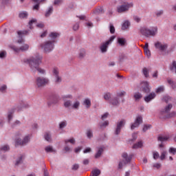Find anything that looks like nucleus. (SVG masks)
<instances>
[{
    "label": "nucleus",
    "mask_w": 176,
    "mask_h": 176,
    "mask_svg": "<svg viewBox=\"0 0 176 176\" xmlns=\"http://www.w3.org/2000/svg\"><path fill=\"white\" fill-rule=\"evenodd\" d=\"M42 58H43L42 55L36 54L28 59V63L30 65L32 72H38V74H41V75H45L46 74V70L39 67V65L42 64Z\"/></svg>",
    "instance_id": "nucleus-1"
},
{
    "label": "nucleus",
    "mask_w": 176,
    "mask_h": 176,
    "mask_svg": "<svg viewBox=\"0 0 176 176\" xmlns=\"http://www.w3.org/2000/svg\"><path fill=\"white\" fill-rule=\"evenodd\" d=\"M140 34L146 38H149L150 36H155L157 34V27H154L152 30H150L148 28H140Z\"/></svg>",
    "instance_id": "nucleus-2"
},
{
    "label": "nucleus",
    "mask_w": 176,
    "mask_h": 176,
    "mask_svg": "<svg viewBox=\"0 0 176 176\" xmlns=\"http://www.w3.org/2000/svg\"><path fill=\"white\" fill-rule=\"evenodd\" d=\"M54 42L56 41H47L41 44V47L45 52V53H50L54 49Z\"/></svg>",
    "instance_id": "nucleus-3"
},
{
    "label": "nucleus",
    "mask_w": 176,
    "mask_h": 176,
    "mask_svg": "<svg viewBox=\"0 0 176 176\" xmlns=\"http://www.w3.org/2000/svg\"><path fill=\"white\" fill-rule=\"evenodd\" d=\"M50 83V80L47 78L44 77H37L36 78V86L38 89H41V87H45V86H47V85H49Z\"/></svg>",
    "instance_id": "nucleus-4"
},
{
    "label": "nucleus",
    "mask_w": 176,
    "mask_h": 176,
    "mask_svg": "<svg viewBox=\"0 0 176 176\" xmlns=\"http://www.w3.org/2000/svg\"><path fill=\"white\" fill-rule=\"evenodd\" d=\"M72 98H74V96H72L71 94L64 95L62 96L63 107L65 108H67V109L72 108V101L71 100Z\"/></svg>",
    "instance_id": "nucleus-5"
},
{
    "label": "nucleus",
    "mask_w": 176,
    "mask_h": 176,
    "mask_svg": "<svg viewBox=\"0 0 176 176\" xmlns=\"http://www.w3.org/2000/svg\"><path fill=\"white\" fill-rule=\"evenodd\" d=\"M122 158L124 161H120L118 164V168H123V166H126V164H129L130 162H131V159H133V155H128L126 153H124L122 155Z\"/></svg>",
    "instance_id": "nucleus-6"
},
{
    "label": "nucleus",
    "mask_w": 176,
    "mask_h": 176,
    "mask_svg": "<svg viewBox=\"0 0 176 176\" xmlns=\"http://www.w3.org/2000/svg\"><path fill=\"white\" fill-rule=\"evenodd\" d=\"M116 38V36H111L110 38L104 43H102L100 46V50L101 53H107L108 52V46L113 42V40Z\"/></svg>",
    "instance_id": "nucleus-7"
},
{
    "label": "nucleus",
    "mask_w": 176,
    "mask_h": 176,
    "mask_svg": "<svg viewBox=\"0 0 176 176\" xmlns=\"http://www.w3.org/2000/svg\"><path fill=\"white\" fill-rule=\"evenodd\" d=\"M130 8H133V3H124L117 7V12L118 13H124V12L129 11Z\"/></svg>",
    "instance_id": "nucleus-8"
},
{
    "label": "nucleus",
    "mask_w": 176,
    "mask_h": 176,
    "mask_svg": "<svg viewBox=\"0 0 176 176\" xmlns=\"http://www.w3.org/2000/svg\"><path fill=\"white\" fill-rule=\"evenodd\" d=\"M124 124H126V120L124 119L117 122V126L114 131L115 135H119L120 134V131H122V129L124 127Z\"/></svg>",
    "instance_id": "nucleus-9"
},
{
    "label": "nucleus",
    "mask_w": 176,
    "mask_h": 176,
    "mask_svg": "<svg viewBox=\"0 0 176 176\" xmlns=\"http://www.w3.org/2000/svg\"><path fill=\"white\" fill-rule=\"evenodd\" d=\"M10 49L14 50L16 53H19V52H27L28 49H30V45L28 44H24L21 46L19 48L14 45H10Z\"/></svg>",
    "instance_id": "nucleus-10"
},
{
    "label": "nucleus",
    "mask_w": 176,
    "mask_h": 176,
    "mask_svg": "<svg viewBox=\"0 0 176 176\" xmlns=\"http://www.w3.org/2000/svg\"><path fill=\"white\" fill-rule=\"evenodd\" d=\"M52 74L54 76V83L55 85H60L61 82H63V78L60 75L58 74V69L57 68H54L52 70Z\"/></svg>",
    "instance_id": "nucleus-11"
},
{
    "label": "nucleus",
    "mask_w": 176,
    "mask_h": 176,
    "mask_svg": "<svg viewBox=\"0 0 176 176\" xmlns=\"http://www.w3.org/2000/svg\"><path fill=\"white\" fill-rule=\"evenodd\" d=\"M31 141V135H25L23 140L18 138L16 139V144L17 145H27L28 142Z\"/></svg>",
    "instance_id": "nucleus-12"
},
{
    "label": "nucleus",
    "mask_w": 176,
    "mask_h": 176,
    "mask_svg": "<svg viewBox=\"0 0 176 176\" xmlns=\"http://www.w3.org/2000/svg\"><path fill=\"white\" fill-rule=\"evenodd\" d=\"M142 123V116H138L135 120L134 123L131 124V130H134L137 127H140V124Z\"/></svg>",
    "instance_id": "nucleus-13"
},
{
    "label": "nucleus",
    "mask_w": 176,
    "mask_h": 176,
    "mask_svg": "<svg viewBox=\"0 0 176 176\" xmlns=\"http://www.w3.org/2000/svg\"><path fill=\"white\" fill-rule=\"evenodd\" d=\"M155 47L156 49H158V50H160V52H165V50H167L168 45H167V43H162L161 42L157 41L155 43Z\"/></svg>",
    "instance_id": "nucleus-14"
},
{
    "label": "nucleus",
    "mask_w": 176,
    "mask_h": 176,
    "mask_svg": "<svg viewBox=\"0 0 176 176\" xmlns=\"http://www.w3.org/2000/svg\"><path fill=\"white\" fill-rule=\"evenodd\" d=\"M140 90L146 94H148V93H151V88L149 87V84L148 82L144 81L142 83V87L140 88Z\"/></svg>",
    "instance_id": "nucleus-15"
},
{
    "label": "nucleus",
    "mask_w": 176,
    "mask_h": 176,
    "mask_svg": "<svg viewBox=\"0 0 176 176\" xmlns=\"http://www.w3.org/2000/svg\"><path fill=\"white\" fill-rule=\"evenodd\" d=\"M172 108H173V104H169L168 105L165 107L164 110L162 111L160 113V119H163L164 118V117H163V115H164V113H168V112H170L171 111Z\"/></svg>",
    "instance_id": "nucleus-16"
},
{
    "label": "nucleus",
    "mask_w": 176,
    "mask_h": 176,
    "mask_svg": "<svg viewBox=\"0 0 176 176\" xmlns=\"http://www.w3.org/2000/svg\"><path fill=\"white\" fill-rule=\"evenodd\" d=\"M117 43L119 46H121V47H124V46H127V40L124 38L118 37L117 38Z\"/></svg>",
    "instance_id": "nucleus-17"
},
{
    "label": "nucleus",
    "mask_w": 176,
    "mask_h": 176,
    "mask_svg": "<svg viewBox=\"0 0 176 176\" xmlns=\"http://www.w3.org/2000/svg\"><path fill=\"white\" fill-rule=\"evenodd\" d=\"M156 97V94L155 92H151L149 95L144 97V101L146 102H150Z\"/></svg>",
    "instance_id": "nucleus-18"
},
{
    "label": "nucleus",
    "mask_w": 176,
    "mask_h": 176,
    "mask_svg": "<svg viewBox=\"0 0 176 176\" xmlns=\"http://www.w3.org/2000/svg\"><path fill=\"white\" fill-rule=\"evenodd\" d=\"M43 138H44V140H45V141H47V142H52V132L51 131H45L44 133Z\"/></svg>",
    "instance_id": "nucleus-19"
},
{
    "label": "nucleus",
    "mask_w": 176,
    "mask_h": 176,
    "mask_svg": "<svg viewBox=\"0 0 176 176\" xmlns=\"http://www.w3.org/2000/svg\"><path fill=\"white\" fill-rule=\"evenodd\" d=\"M10 151V146L8 144H4L0 146V155L5 153L6 152H9Z\"/></svg>",
    "instance_id": "nucleus-20"
},
{
    "label": "nucleus",
    "mask_w": 176,
    "mask_h": 176,
    "mask_svg": "<svg viewBox=\"0 0 176 176\" xmlns=\"http://www.w3.org/2000/svg\"><path fill=\"white\" fill-rule=\"evenodd\" d=\"M28 31H19L18 35L19 36V39L18 40V43H23L24 42V40L23 39V37L21 35H25L28 34Z\"/></svg>",
    "instance_id": "nucleus-21"
},
{
    "label": "nucleus",
    "mask_w": 176,
    "mask_h": 176,
    "mask_svg": "<svg viewBox=\"0 0 176 176\" xmlns=\"http://www.w3.org/2000/svg\"><path fill=\"white\" fill-rule=\"evenodd\" d=\"M82 105L87 108V109H89L91 107V100L89 98H85L82 102Z\"/></svg>",
    "instance_id": "nucleus-22"
},
{
    "label": "nucleus",
    "mask_w": 176,
    "mask_h": 176,
    "mask_svg": "<svg viewBox=\"0 0 176 176\" xmlns=\"http://www.w3.org/2000/svg\"><path fill=\"white\" fill-rule=\"evenodd\" d=\"M110 104H111V105H113L114 107H118L120 104V102L119 101V98L115 97L111 99L110 100Z\"/></svg>",
    "instance_id": "nucleus-23"
},
{
    "label": "nucleus",
    "mask_w": 176,
    "mask_h": 176,
    "mask_svg": "<svg viewBox=\"0 0 176 176\" xmlns=\"http://www.w3.org/2000/svg\"><path fill=\"white\" fill-rule=\"evenodd\" d=\"M80 107V102L79 100H76L74 102L73 104H72V109H79V107Z\"/></svg>",
    "instance_id": "nucleus-24"
},
{
    "label": "nucleus",
    "mask_w": 176,
    "mask_h": 176,
    "mask_svg": "<svg viewBox=\"0 0 176 176\" xmlns=\"http://www.w3.org/2000/svg\"><path fill=\"white\" fill-rule=\"evenodd\" d=\"M167 82L168 83V85H170L171 89H173V90H175L176 89V82H174V80H173L171 78H167Z\"/></svg>",
    "instance_id": "nucleus-25"
},
{
    "label": "nucleus",
    "mask_w": 176,
    "mask_h": 176,
    "mask_svg": "<svg viewBox=\"0 0 176 176\" xmlns=\"http://www.w3.org/2000/svg\"><path fill=\"white\" fill-rule=\"evenodd\" d=\"M130 27V22L129 21H125L122 25V31H126L127 28Z\"/></svg>",
    "instance_id": "nucleus-26"
},
{
    "label": "nucleus",
    "mask_w": 176,
    "mask_h": 176,
    "mask_svg": "<svg viewBox=\"0 0 176 176\" xmlns=\"http://www.w3.org/2000/svg\"><path fill=\"white\" fill-rule=\"evenodd\" d=\"M15 109H16L12 108L8 111V118L9 122H10V120H12L13 118V113H14Z\"/></svg>",
    "instance_id": "nucleus-27"
},
{
    "label": "nucleus",
    "mask_w": 176,
    "mask_h": 176,
    "mask_svg": "<svg viewBox=\"0 0 176 176\" xmlns=\"http://www.w3.org/2000/svg\"><path fill=\"white\" fill-rule=\"evenodd\" d=\"M109 122H108V121H104V122L99 123V127L102 130L105 129V127H107V126H109Z\"/></svg>",
    "instance_id": "nucleus-28"
},
{
    "label": "nucleus",
    "mask_w": 176,
    "mask_h": 176,
    "mask_svg": "<svg viewBox=\"0 0 176 176\" xmlns=\"http://www.w3.org/2000/svg\"><path fill=\"white\" fill-rule=\"evenodd\" d=\"M58 36H60V34L57 32H51L50 34V38H51L52 41H54V39H56V38H58Z\"/></svg>",
    "instance_id": "nucleus-29"
},
{
    "label": "nucleus",
    "mask_w": 176,
    "mask_h": 176,
    "mask_svg": "<svg viewBox=\"0 0 176 176\" xmlns=\"http://www.w3.org/2000/svg\"><path fill=\"white\" fill-rule=\"evenodd\" d=\"M45 152L47 153H56V150L53 149V146H48L45 147Z\"/></svg>",
    "instance_id": "nucleus-30"
},
{
    "label": "nucleus",
    "mask_w": 176,
    "mask_h": 176,
    "mask_svg": "<svg viewBox=\"0 0 176 176\" xmlns=\"http://www.w3.org/2000/svg\"><path fill=\"white\" fill-rule=\"evenodd\" d=\"M53 13V6H50L45 12V17H49Z\"/></svg>",
    "instance_id": "nucleus-31"
},
{
    "label": "nucleus",
    "mask_w": 176,
    "mask_h": 176,
    "mask_svg": "<svg viewBox=\"0 0 176 176\" xmlns=\"http://www.w3.org/2000/svg\"><path fill=\"white\" fill-rule=\"evenodd\" d=\"M142 141H139L136 144H133V149H138V148H142Z\"/></svg>",
    "instance_id": "nucleus-32"
},
{
    "label": "nucleus",
    "mask_w": 176,
    "mask_h": 176,
    "mask_svg": "<svg viewBox=\"0 0 176 176\" xmlns=\"http://www.w3.org/2000/svg\"><path fill=\"white\" fill-rule=\"evenodd\" d=\"M170 118H176V111H172L170 113L164 117L162 119H170Z\"/></svg>",
    "instance_id": "nucleus-33"
},
{
    "label": "nucleus",
    "mask_w": 176,
    "mask_h": 176,
    "mask_svg": "<svg viewBox=\"0 0 176 176\" xmlns=\"http://www.w3.org/2000/svg\"><path fill=\"white\" fill-rule=\"evenodd\" d=\"M170 138L168 136H159L157 138V141H160V142H164L167 141Z\"/></svg>",
    "instance_id": "nucleus-34"
},
{
    "label": "nucleus",
    "mask_w": 176,
    "mask_h": 176,
    "mask_svg": "<svg viewBox=\"0 0 176 176\" xmlns=\"http://www.w3.org/2000/svg\"><path fill=\"white\" fill-rule=\"evenodd\" d=\"M152 129V125L151 124H144L142 129L143 133H146L148 130H151Z\"/></svg>",
    "instance_id": "nucleus-35"
},
{
    "label": "nucleus",
    "mask_w": 176,
    "mask_h": 176,
    "mask_svg": "<svg viewBox=\"0 0 176 176\" xmlns=\"http://www.w3.org/2000/svg\"><path fill=\"white\" fill-rule=\"evenodd\" d=\"M102 152H104V148H100L96 154L95 155V158L98 159V157H100L101 155H102Z\"/></svg>",
    "instance_id": "nucleus-36"
},
{
    "label": "nucleus",
    "mask_w": 176,
    "mask_h": 176,
    "mask_svg": "<svg viewBox=\"0 0 176 176\" xmlns=\"http://www.w3.org/2000/svg\"><path fill=\"white\" fill-rule=\"evenodd\" d=\"M101 174V170L99 169H94L91 171V176H99Z\"/></svg>",
    "instance_id": "nucleus-37"
},
{
    "label": "nucleus",
    "mask_w": 176,
    "mask_h": 176,
    "mask_svg": "<svg viewBox=\"0 0 176 176\" xmlns=\"http://www.w3.org/2000/svg\"><path fill=\"white\" fill-rule=\"evenodd\" d=\"M133 97L135 101H138V100H141V98L142 97V94H141V93L140 92H136L135 93Z\"/></svg>",
    "instance_id": "nucleus-38"
},
{
    "label": "nucleus",
    "mask_w": 176,
    "mask_h": 176,
    "mask_svg": "<svg viewBox=\"0 0 176 176\" xmlns=\"http://www.w3.org/2000/svg\"><path fill=\"white\" fill-rule=\"evenodd\" d=\"M171 100H173V98L170 96H165L162 98V101H164V102H166V104L170 102Z\"/></svg>",
    "instance_id": "nucleus-39"
},
{
    "label": "nucleus",
    "mask_w": 176,
    "mask_h": 176,
    "mask_svg": "<svg viewBox=\"0 0 176 176\" xmlns=\"http://www.w3.org/2000/svg\"><path fill=\"white\" fill-rule=\"evenodd\" d=\"M163 91H164V86H163V85H161V86L158 87L155 89V93H157V94L159 93H163Z\"/></svg>",
    "instance_id": "nucleus-40"
},
{
    "label": "nucleus",
    "mask_w": 176,
    "mask_h": 176,
    "mask_svg": "<svg viewBox=\"0 0 176 176\" xmlns=\"http://www.w3.org/2000/svg\"><path fill=\"white\" fill-rule=\"evenodd\" d=\"M85 56H86V51L84 49L80 50L78 54L79 58H84Z\"/></svg>",
    "instance_id": "nucleus-41"
},
{
    "label": "nucleus",
    "mask_w": 176,
    "mask_h": 176,
    "mask_svg": "<svg viewBox=\"0 0 176 176\" xmlns=\"http://www.w3.org/2000/svg\"><path fill=\"white\" fill-rule=\"evenodd\" d=\"M20 124H21V122H20L19 120H16L11 124V127H12V129H14V127H17V126H20Z\"/></svg>",
    "instance_id": "nucleus-42"
},
{
    "label": "nucleus",
    "mask_w": 176,
    "mask_h": 176,
    "mask_svg": "<svg viewBox=\"0 0 176 176\" xmlns=\"http://www.w3.org/2000/svg\"><path fill=\"white\" fill-rule=\"evenodd\" d=\"M142 72L145 78H149V70L146 67L143 68Z\"/></svg>",
    "instance_id": "nucleus-43"
},
{
    "label": "nucleus",
    "mask_w": 176,
    "mask_h": 176,
    "mask_svg": "<svg viewBox=\"0 0 176 176\" xmlns=\"http://www.w3.org/2000/svg\"><path fill=\"white\" fill-rule=\"evenodd\" d=\"M87 138H89L90 140V138H93V131H91V129H88L87 131Z\"/></svg>",
    "instance_id": "nucleus-44"
},
{
    "label": "nucleus",
    "mask_w": 176,
    "mask_h": 176,
    "mask_svg": "<svg viewBox=\"0 0 176 176\" xmlns=\"http://www.w3.org/2000/svg\"><path fill=\"white\" fill-rule=\"evenodd\" d=\"M23 163V156L19 157L15 162V166H19V164H21Z\"/></svg>",
    "instance_id": "nucleus-45"
},
{
    "label": "nucleus",
    "mask_w": 176,
    "mask_h": 176,
    "mask_svg": "<svg viewBox=\"0 0 176 176\" xmlns=\"http://www.w3.org/2000/svg\"><path fill=\"white\" fill-rule=\"evenodd\" d=\"M19 17L20 19H26V17H28V13L27 12H23L19 13Z\"/></svg>",
    "instance_id": "nucleus-46"
},
{
    "label": "nucleus",
    "mask_w": 176,
    "mask_h": 176,
    "mask_svg": "<svg viewBox=\"0 0 176 176\" xmlns=\"http://www.w3.org/2000/svg\"><path fill=\"white\" fill-rule=\"evenodd\" d=\"M67 127V121H62L59 124V129H63Z\"/></svg>",
    "instance_id": "nucleus-47"
},
{
    "label": "nucleus",
    "mask_w": 176,
    "mask_h": 176,
    "mask_svg": "<svg viewBox=\"0 0 176 176\" xmlns=\"http://www.w3.org/2000/svg\"><path fill=\"white\" fill-rule=\"evenodd\" d=\"M153 157L155 160H157V159L160 157V155H159V153L157 151H154L153 153Z\"/></svg>",
    "instance_id": "nucleus-48"
},
{
    "label": "nucleus",
    "mask_w": 176,
    "mask_h": 176,
    "mask_svg": "<svg viewBox=\"0 0 176 176\" xmlns=\"http://www.w3.org/2000/svg\"><path fill=\"white\" fill-rule=\"evenodd\" d=\"M7 89L8 87L6 86V85H3L0 87V91H1V93H6Z\"/></svg>",
    "instance_id": "nucleus-49"
},
{
    "label": "nucleus",
    "mask_w": 176,
    "mask_h": 176,
    "mask_svg": "<svg viewBox=\"0 0 176 176\" xmlns=\"http://www.w3.org/2000/svg\"><path fill=\"white\" fill-rule=\"evenodd\" d=\"M68 142H70V144L74 145L75 144V139L72 138V139L65 140V144H67Z\"/></svg>",
    "instance_id": "nucleus-50"
},
{
    "label": "nucleus",
    "mask_w": 176,
    "mask_h": 176,
    "mask_svg": "<svg viewBox=\"0 0 176 176\" xmlns=\"http://www.w3.org/2000/svg\"><path fill=\"white\" fill-rule=\"evenodd\" d=\"M111 98V93H106L104 95V99L108 101Z\"/></svg>",
    "instance_id": "nucleus-51"
},
{
    "label": "nucleus",
    "mask_w": 176,
    "mask_h": 176,
    "mask_svg": "<svg viewBox=\"0 0 176 176\" xmlns=\"http://www.w3.org/2000/svg\"><path fill=\"white\" fill-rule=\"evenodd\" d=\"M36 23V19H33L29 21V28H30V30H32V23Z\"/></svg>",
    "instance_id": "nucleus-52"
},
{
    "label": "nucleus",
    "mask_w": 176,
    "mask_h": 176,
    "mask_svg": "<svg viewBox=\"0 0 176 176\" xmlns=\"http://www.w3.org/2000/svg\"><path fill=\"white\" fill-rule=\"evenodd\" d=\"M166 155H167V151H163L161 153V156L160 157V160H164L166 159Z\"/></svg>",
    "instance_id": "nucleus-53"
},
{
    "label": "nucleus",
    "mask_w": 176,
    "mask_h": 176,
    "mask_svg": "<svg viewBox=\"0 0 176 176\" xmlns=\"http://www.w3.org/2000/svg\"><path fill=\"white\" fill-rule=\"evenodd\" d=\"M144 54L149 58L151 57V50L149 49H144Z\"/></svg>",
    "instance_id": "nucleus-54"
},
{
    "label": "nucleus",
    "mask_w": 176,
    "mask_h": 176,
    "mask_svg": "<svg viewBox=\"0 0 176 176\" xmlns=\"http://www.w3.org/2000/svg\"><path fill=\"white\" fill-rule=\"evenodd\" d=\"M109 31L111 34H113L115 32V26H113V25L111 23H110L109 25Z\"/></svg>",
    "instance_id": "nucleus-55"
},
{
    "label": "nucleus",
    "mask_w": 176,
    "mask_h": 176,
    "mask_svg": "<svg viewBox=\"0 0 176 176\" xmlns=\"http://www.w3.org/2000/svg\"><path fill=\"white\" fill-rule=\"evenodd\" d=\"M133 20L136 23H140V21H141V18H140V16H133Z\"/></svg>",
    "instance_id": "nucleus-56"
},
{
    "label": "nucleus",
    "mask_w": 176,
    "mask_h": 176,
    "mask_svg": "<svg viewBox=\"0 0 176 176\" xmlns=\"http://www.w3.org/2000/svg\"><path fill=\"white\" fill-rule=\"evenodd\" d=\"M169 153H172L173 155H175V153H176V148H169Z\"/></svg>",
    "instance_id": "nucleus-57"
},
{
    "label": "nucleus",
    "mask_w": 176,
    "mask_h": 176,
    "mask_svg": "<svg viewBox=\"0 0 176 176\" xmlns=\"http://www.w3.org/2000/svg\"><path fill=\"white\" fill-rule=\"evenodd\" d=\"M163 13H164L163 10H160L155 12V15L157 16V17H160V16H162Z\"/></svg>",
    "instance_id": "nucleus-58"
},
{
    "label": "nucleus",
    "mask_w": 176,
    "mask_h": 176,
    "mask_svg": "<svg viewBox=\"0 0 176 176\" xmlns=\"http://www.w3.org/2000/svg\"><path fill=\"white\" fill-rule=\"evenodd\" d=\"M36 4L33 6L34 10H39V5H41V3H36Z\"/></svg>",
    "instance_id": "nucleus-59"
},
{
    "label": "nucleus",
    "mask_w": 176,
    "mask_h": 176,
    "mask_svg": "<svg viewBox=\"0 0 176 176\" xmlns=\"http://www.w3.org/2000/svg\"><path fill=\"white\" fill-rule=\"evenodd\" d=\"M73 30H74V31H78L79 30V23H76L73 26Z\"/></svg>",
    "instance_id": "nucleus-60"
},
{
    "label": "nucleus",
    "mask_w": 176,
    "mask_h": 176,
    "mask_svg": "<svg viewBox=\"0 0 176 176\" xmlns=\"http://www.w3.org/2000/svg\"><path fill=\"white\" fill-rule=\"evenodd\" d=\"M89 152H91V148L90 147H88L83 151V153H89Z\"/></svg>",
    "instance_id": "nucleus-61"
},
{
    "label": "nucleus",
    "mask_w": 176,
    "mask_h": 176,
    "mask_svg": "<svg viewBox=\"0 0 176 176\" xmlns=\"http://www.w3.org/2000/svg\"><path fill=\"white\" fill-rule=\"evenodd\" d=\"M60 3H63V0H54V5H60Z\"/></svg>",
    "instance_id": "nucleus-62"
},
{
    "label": "nucleus",
    "mask_w": 176,
    "mask_h": 176,
    "mask_svg": "<svg viewBox=\"0 0 176 176\" xmlns=\"http://www.w3.org/2000/svg\"><path fill=\"white\" fill-rule=\"evenodd\" d=\"M90 163V161L89 159H85L83 160L82 164H85V166H87V164H89Z\"/></svg>",
    "instance_id": "nucleus-63"
},
{
    "label": "nucleus",
    "mask_w": 176,
    "mask_h": 176,
    "mask_svg": "<svg viewBox=\"0 0 176 176\" xmlns=\"http://www.w3.org/2000/svg\"><path fill=\"white\" fill-rule=\"evenodd\" d=\"M79 168V164H75L73 165L72 170H78Z\"/></svg>",
    "instance_id": "nucleus-64"
}]
</instances>
